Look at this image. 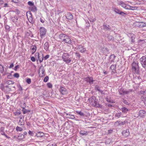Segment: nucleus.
<instances>
[{
  "label": "nucleus",
  "instance_id": "nucleus-1",
  "mask_svg": "<svg viewBox=\"0 0 146 146\" xmlns=\"http://www.w3.org/2000/svg\"><path fill=\"white\" fill-rule=\"evenodd\" d=\"M90 104L93 107L97 108H101L102 105L99 103L98 100L94 96H92L88 99Z\"/></svg>",
  "mask_w": 146,
  "mask_h": 146
},
{
  "label": "nucleus",
  "instance_id": "nucleus-2",
  "mask_svg": "<svg viewBox=\"0 0 146 146\" xmlns=\"http://www.w3.org/2000/svg\"><path fill=\"white\" fill-rule=\"evenodd\" d=\"M59 37L62 42L70 44H72V40L68 36L64 34H61L59 35Z\"/></svg>",
  "mask_w": 146,
  "mask_h": 146
},
{
  "label": "nucleus",
  "instance_id": "nucleus-3",
  "mask_svg": "<svg viewBox=\"0 0 146 146\" xmlns=\"http://www.w3.org/2000/svg\"><path fill=\"white\" fill-rule=\"evenodd\" d=\"M62 58L63 61L66 63H69L71 61V57H70V56L68 53H64L62 56Z\"/></svg>",
  "mask_w": 146,
  "mask_h": 146
},
{
  "label": "nucleus",
  "instance_id": "nucleus-4",
  "mask_svg": "<svg viewBox=\"0 0 146 146\" xmlns=\"http://www.w3.org/2000/svg\"><path fill=\"white\" fill-rule=\"evenodd\" d=\"M132 69L134 73L138 74L139 72L138 63L135 62H133L132 64Z\"/></svg>",
  "mask_w": 146,
  "mask_h": 146
},
{
  "label": "nucleus",
  "instance_id": "nucleus-5",
  "mask_svg": "<svg viewBox=\"0 0 146 146\" xmlns=\"http://www.w3.org/2000/svg\"><path fill=\"white\" fill-rule=\"evenodd\" d=\"M133 91L132 89H129L128 90H125L123 88H121L118 90L119 94L120 95H123L124 94H127Z\"/></svg>",
  "mask_w": 146,
  "mask_h": 146
},
{
  "label": "nucleus",
  "instance_id": "nucleus-6",
  "mask_svg": "<svg viewBox=\"0 0 146 146\" xmlns=\"http://www.w3.org/2000/svg\"><path fill=\"white\" fill-rule=\"evenodd\" d=\"M140 61L142 67L146 69V57L143 56L140 58Z\"/></svg>",
  "mask_w": 146,
  "mask_h": 146
},
{
  "label": "nucleus",
  "instance_id": "nucleus-7",
  "mask_svg": "<svg viewBox=\"0 0 146 146\" xmlns=\"http://www.w3.org/2000/svg\"><path fill=\"white\" fill-rule=\"evenodd\" d=\"M40 36L41 38H42L45 35L46 32V30L43 27H41L40 29Z\"/></svg>",
  "mask_w": 146,
  "mask_h": 146
},
{
  "label": "nucleus",
  "instance_id": "nucleus-8",
  "mask_svg": "<svg viewBox=\"0 0 146 146\" xmlns=\"http://www.w3.org/2000/svg\"><path fill=\"white\" fill-rule=\"evenodd\" d=\"M59 91L61 92L62 95L66 94L68 93L67 90L65 88L60 86L59 89Z\"/></svg>",
  "mask_w": 146,
  "mask_h": 146
},
{
  "label": "nucleus",
  "instance_id": "nucleus-9",
  "mask_svg": "<svg viewBox=\"0 0 146 146\" xmlns=\"http://www.w3.org/2000/svg\"><path fill=\"white\" fill-rule=\"evenodd\" d=\"M85 80L90 84H93L94 81L93 80V78L92 77H88L85 78Z\"/></svg>",
  "mask_w": 146,
  "mask_h": 146
},
{
  "label": "nucleus",
  "instance_id": "nucleus-10",
  "mask_svg": "<svg viewBox=\"0 0 146 146\" xmlns=\"http://www.w3.org/2000/svg\"><path fill=\"white\" fill-rule=\"evenodd\" d=\"M38 138H41L42 139L44 137V133L42 132H38L36 133V135Z\"/></svg>",
  "mask_w": 146,
  "mask_h": 146
},
{
  "label": "nucleus",
  "instance_id": "nucleus-11",
  "mask_svg": "<svg viewBox=\"0 0 146 146\" xmlns=\"http://www.w3.org/2000/svg\"><path fill=\"white\" fill-rule=\"evenodd\" d=\"M11 19L12 21L16 23L17 25H19V23L17 21L18 20V17L17 16L15 15L14 17H11Z\"/></svg>",
  "mask_w": 146,
  "mask_h": 146
},
{
  "label": "nucleus",
  "instance_id": "nucleus-12",
  "mask_svg": "<svg viewBox=\"0 0 146 146\" xmlns=\"http://www.w3.org/2000/svg\"><path fill=\"white\" fill-rule=\"evenodd\" d=\"M102 86H99L98 85H96L95 86L94 89L96 91H98L102 94H103V90L101 89Z\"/></svg>",
  "mask_w": 146,
  "mask_h": 146
},
{
  "label": "nucleus",
  "instance_id": "nucleus-13",
  "mask_svg": "<svg viewBox=\"0 0 146 146\" xmlns=\"http://www.w3.org/2000/svg\"><path fill=\"white\" fill-rule=\"evenodd\" d=\"M122 135L125 137H127L129 134V130L126 129L123 131L122 132Z\"/></svg>",
  "mask_w": 146,
  "mask_h": 146
},
{
  "label": "nucleus",
  "instance_id": "nucleus-14",
  "mask_svg": "<svg viewBox=\"0 0 146 146\" xmlns=\"http://www.w3.org/2000/svg\"><path fill=\"white\" fill-rule=\"evenodd\" d=\"M126 122L125 121H121L120 120H118L115 122V125L117 126L124 125L125 124Z\"/></svg>",
  "mask_w": 146,
  "mask_h": 146
},
{
  "label": "nucleus",
  "instance_id": "nucleus-15",
  "mask_svg": "<svg viewBox=\"0 0 146 146\" xmlns=\"http://www.w3.org/2000/svg\"><path fill=\"white\" fill-rule=\"evenodd\" d=\"M114 11L116 13L121 15L122 16H124V15H126V14L123 12L120 11V10L117 9L115 8L114 9Z\"/></svg>",
  "mask_w": 146,
  "mask_h": 146
},
{
  "label": "nucleus",
  "instance_id": "nucleus-16",
  "mask_svg": "<svg viewBox=\"0 0 146 146\" xmlns=\"http://www.w3.org/2000/svg\"><path fill=\"white\" fill-rule=\"evenodd\" d=\"M75 111L78 115H80V118L84 117L85 114L81 111L76 110Z\"/></svg>",
  "mask_w": 146,
  "mask_h": 146
},
{
  "label": "nucleus",
  "instance_id": "nucleus-17",
  "mask_svg": "<svg viewBox=\"0 0 146 146\" xmlns=\"http://www.w3.org/2000/svg\"><path fill=\"white\" fill-rule=\"evenodd\" d=\"M4 131L5 128L4 127H1L0 128V133H1V134L2 135L5 136V137L7 138H9L10 137H8V136L5 133Z\"/></svg>",
  "mask_w": 146,
  "mask_h": 146
},
{
  "label": "nucleus",
  "instance_id": "nucleus-18",
  "mask_svg": "<svg viewBox=\"0 0 146 146\" xmlns=\"http://www.w3.org/2000/svg\"><path fill=\"white\" fill-rule=\"evenodd\" d=\"M78 50L82 53H84L86 50V48H84L83 46L80 45L78 46Z\"/></svg>",
  "mask_w": 146,
  "mask_h": 146
},
{
  "label": "nucleus",
  "instance_id": "nucleus-19",
  "mask_svg": "<svg viewBox=\"0 0 146 146\" xmlns=\"http://www.w3.org/2000/svg\"><path fill=\"white\" fill-rule=\"evenodd\" d=\"M118 4L126 9H127V8H128L127 6H128L129 5L125 4L124 2L122 1H120L118 3Z\"/></svg>",
  "mask_w": 146,
  "mask_h": 146
},
{
  "label": "nucleus",
  "instance_id": "nucleus-20",
  "mask_svg": "<svg viewBox=\"0 0 146 146\" xmlns=\"http://www.w3.org/2000/svg\"><path fill=\"white\" fill-rule=\"evenodd\" d=\"M65 17L70 20H72L73 19L72 14L70 13H68L66 16H65Z\"/></svg>",
  "mask_w": 146,
  "mask_h": 146
},
{
  "label": "nucleus",
  "instance_id": "nucleus-21",
  "mask_svg": "<svg viewBox=\"0 0 146 146\" xmlns=\"http://www.w3.org/2000/svg\"><path fill=\"white\" fill-rule=\"evenodd\" d=\"M31 50L32 54H33L36 50V47L35 45H32L31 46Z\"/></svg>",
  "mask_w": 146,
  "mask_h": 146
},
{
  "label": "nucleus",
  "instance_id": "nucleus-22",
  "mask_svg": "<svg viewBox=\"0 0 146 146\" xmlns=\"http://www.w3.org/2000/svg\"><path fill=\"white\" fill-rule=\"evenodd\" d=\"M139 116L141 117H143L145 116V111L143 110H140L139 111Z\"/></svg>",
  "mask_w": 146,
  "mask_h": 146
},
{
  "label": "nucleus",
  "instance_id": "nucleus-23",
  "mask_svg": "<svg viewBox=\"0 0 146 146\" xmlns=\"http://www.w3.org/2000/svg\"><path fill=\"white\" fill-rule=\"evenodd\" d=\"M49 47L48 42H46L44 45V49L46 51H47L48 50Z\"/></svg>",
  "mask_w": 146,
  "mask_h": 146
},
{
  "label": "nucleus",
  "instance_id": "nucleus-24",
  "mask_svg": "<svg viewBox=\"0 0 146 146\" xmlns=\"http://www.w3.org/2000/svg\"><path fill=\"white\" fill-rule=\"evenodd\" d=\"M120 110H121L123 113H127V112L129 111L128 109L125 107H122Z\"/></svg>",
  "mask_w": 146,
  "mask_h": 146
},
{
  "label": "nucleus",
  "instance_id": "nucleus-25",
  "mask_svg": "<svg viewBox=\"0 0 146 146\" xmlns=\"http://www.w3.org/2000/svg\"><path fill=\"white\" fill-rule=\"evenodd\" d=\"M29 9L30 10L33 12H36L37 11L36 7L34 5L32 7H30Z\"/></svg>",
  "mask_w": 146,
  "mask_h": 146
},
{
  "label": "nucleus",
  "instance_id": "nucleus-26",
  "mask_svg": "<svg viewBox=\"0 0 146 146\" xmlns=\"http://www.w3.org/2000/svg\"><path fill=\"white\" fill-rule=\"evenodd\" d=\"M110 69L112 70L113 72L115 73L116 71V65L115 64L112 65L111 66Z\"/></svg>",
  "mask_w": 146,
  "mask_h": 146
},
{
  "label": "nucleus",
  "instance_id": "nucleus-27",
  "mask_svg": "<svg viewBox=\"0 0 146 146\" xmlns=\"http://www.w3.org/2000/svg\"><path fill=\"white\" fill-rule=\"evenodd\" d=\"M110 27V26L109 25H107L106 24H104L103 25L104 29L108 31L111 30V28Z\"/></svg>",
  "mask_w": 146,
  "mask_h": 146
},
{
  "label": "nucleus",
  "instance_id": "nucleus-28",
  "mask_svg": "<svg viewBox=\"0 0 146 146\" xmlns=\"http://www.w3.org/2000/svg\"><path fill=\"white\" fill-rule=\"evenodd\" d=\"M146 26V24L143 22L139 23L137 25V26L140 28L143 27H145Z\"/></svg>",
  "mask_w": 146,
  "mask_h": 146
},
{
  "label": "nucleus",
  "instance_id": "nucleus-29",
  "mask_svg": "<svg viewBox=\"0 0 146 146\" xmlns=\"http://www.w3.org/2000/svg\"><path fill=\"white\" fill-rule=\"evenodd\" d=\"M30 14L31 15V16H30V17L29 18H28V20L32 24H33L34 23V22L33 20L32 17V15L31 13H30Z\"/></svg>",
  "mask_w": 146,
  "mask_h": 146
},
{
  "label": "nucleus",
  "instance_id": "nucleus-30",
  "mask_svg": "<svg viewBox=\"0 0 146 146\" xmlns=\"http://www.w3.org/2000/svg\"><path fill=\"white\" fill-rule=\"evenodd\" d=\"M35 56H37L38 58L39 59V61L40 63H41L42 62V61L43 60V57H42V59H41V58H40V57L39 56V53H36L35 54Z\"/></svg>",
  "mask_w": 146,
  "mask_h": 146
},
{
  "label": "nucleus",
  "instance_id": "nucleus-31",
  "mask_svg": "<svg viewBox=\"0 0 146 146\" xmlns=\"http://www.w3.org/2000/svg\"><path fill=\"white\" fill-rule=\"evenodd\" d=\"M25 136L22 134H20L18 136L17 138L19 139H22L25 138Z\"/></svg>",
  "mask_w": 146,
  "mask_h": 146
},
{
  "label": "nucleus",
  "instance_id": "nucleus-32",
  "mask_svg": "<svg viewBox=\"0 0 146 146\" xmlns=\"http://www.w3.org/2000/svg\"><path fill=\"white\" fill-rule=\"evenodd\" d=\"M22 111L24 114H26L30 111V110H27L25 108H23L22 110Z\"/></svg>",
  "mask_w": 146,
  "mask_h": 146
},
{
  "label": "nucleus",
  "instance_id": "nucleus-33",
  "mask_svg": "<svg viewBox=\"0 0 146 146\" xmlns=\"http://www.w3.org/2000/svg\"><path fill=\"white\" fill-rule=\"evenodd\" d=\"M110 57L113 58L110 61L111 63L114 62L115 59L116 57L115 55L114 54H111L110 56Z\"/></svg>",
  "mask_w": 146,
  "mask_h": 146
},
{
  "label": "nucleus",
  "instance_id": "nucleus-34",
  "mask_svg": "<svg viewBox=\"0 0 146 146\" xmlns=\"http://www.w3.org/2000/svg\"><path fill=\"white\" fill-rule=\"evenodd\" d=\"M80 133L83 135H86L88 134V132L84 130H81L80 132Z\"/></svg>",
  "mask_w": 146,
  "mask_h": 146
},
{
  "label": "nucleus",
  "instance_id": "nucleus-35",
  "mask_svg": "<svg viewBox=\"0 0 146 146\" xmlns=\"http://www.w3.org/2000/svg\"><path fill=\"white\" fill-rule=\"evenodd\" d=\"M128 8H127V9L129 10H134L136 8V7H132L129 5H128V6H127Z\"/></svg>",
  "mask_w": 146,
  "mask_h": 146
},
{
  "label": "nucleus",
  "instance_id": "nucleus-36",
  "mask_svg": "<svg viewBox=\"0 0 146 146\" xmlns=\"http://www.w3.org/2000/svg\"><path fill=\"white\" fill-rule=\"evenodd\" d=\"M106 100L108 102H109L112 103H113L114 102L113 101L112 99H111L110 98H106Z\"/></svg>",
  "mask_w": 146,
  "mask_h": 146
},
{
  "label": "nucleus",
  "instance_id": "nucleus-37",
  "mask_svg": "<svg viewBox=\"0 0 146 146\" xmlns=\"http://www.w3.org/2000/svg\"><path fill=\"white\" fill-rule=\"evenodd\" d=\"M121 112L117 113H115V117H117V118H119L121 116Z\"/></svg>",
  "mask_w": 146,
  "mask_h": 146
},
{
  "label": "nucleus",
  "instance_id": "nucleus-38",
  "mask_svg": "<svg viewBox=\"0 0 146 146\" xmlns=\"http://www.w3.org/2000/svg\"><path fill=\"white\" fill-rule=\"evenodd\" d=\"M40 69H41V73H42V74L43 75H44V72L45 71V70L44 68V67L43 66H41L40 67Z\"/></svg>",
  "mask_w": 146,
  "mask_h": 146
},
{
  "label": "nucleus",
  "instance_id": "nucleus-39",
  "mask_svg": "<svg viewBox=\"0 0 146 146\" xmlns=\"http://www.w3.org/2000/svg\"><path fill=\"white\" fill-rule=\"evenodd\" d=\"M122 102L125 104L126 105H129L130 104H129L126 100L124 98L122 99Z\"/></svg>",
  "mask_w": 146,
  "mask_h": 146
},
{
  "label": "nucleus",
  "instance_id": "nucleus-40",
  "mask_svg": "<svg viewBox=\"0 0 146 146\" xmlns=\"http://www.w3.org/2000/svg\"><path fill=\"white\" fill-rule=\"evenodd\" d=\"M69 119H74L76 121H79V120L78 119H77L76 118H75L74 116L73 115H71Z\"/></svg>",
  "mask_w": 146,
  "mask_h": 146
},
{
  "label": "nucleus",
  "instance_id": "nucleus-41",
  "mask_svg": "<svg viewBox=\"0 0 146 146\" xmlns=\"http://www.w3.org/2000/svg\"><path fill=\"white\" fill-rule=\"evenodd\" d=\"M111 141V139H106L105 141V143L106 144H110Z\"/></svg>",
  "mask_w": 146,
  "mask_h": 146
},
{
  "label": "nucleus",
  "instance_id": "nucleus-42",
  "mask_svg": "<svg viewBox=\"0 0 146 146\" xmlns=\"http://www.w3.org/2000/svg\"><path fill=\"white\" fill-rule=\"evenodd\" d=\"M16 129L17 131H21L23 130V129H22L21 127L17 126L16 128Z\"/></svg>",
  "mask_w": 146,
  "mask_h": 146
},
{
  "label": "nucleus",
  "instance_id": "nucleus-43",
  "mask_svg": "<svg viewBox=\"0 0 146 146\" xmlns=\"http://www.w3.org/2000/svg\"><path fill=\"white\" fill-rule=\"evenodd\" d=\"M28 5L30 6L31 7H32L34 5V3L33 2L31 1H29L28 3Z\"/></svg>",
  "mask_w": 146,
  "mask_h": 146
},
{
  "label": "nucleus",
  "instance_id": "nucleus-44",
  "mask_svg": "<svg viewBox=\"0 0 146 146\" xmlns=\"http://www.w3.org/2000/svg\"><path fill=\"white\" fill-rule=\"evenodd\" d=\"M75 54V55L76 56V58H80V55L78 52H75L74 53Z\"/></svg>",
  "mask_w": 146,
  "mask_h": 146
},
{
  "label": "nucleus",
  "instance_id": "nucleus-45",
  "mask_svg": "<svg viewBox=\"0 0 146 146\" xmlns=\"http://www.w3.org/2000/svg\"><path fill=\"white\" fill-rule=\"evenodd\" d=\"M14 114L15 115H18L21 114V112L20 111H17L14 112Z\"/></svg>",
  "mask_w": 146,
  "mask_h": 146
},
{
  "label": "nucleus",
  "instance_id": "nucleus-46",
  "mask_svg": "<svg viewBox=\"0 0 146 146\" xmlns=\"http://www.w3.org/2000/svg\"><path fill=\"white\" fill-rule=\"evenodd\" d=\"M47 86L48 88H52V85L51 83L50 82L48 83L47 84Z\"/></svg>",
  "mask_w": 146,
  "mask_h": 146
},
{
  "label": "nucleus",
  "instance_id": "nucleus-47",
  "mask_svg": "<svg viewBox=\"0 0 146 146\" xmlns=\"http://www.w3.org/2000/svg\"><path fill=\"white\" fill-rule=\"evenodd\" d=\"M20 120L19 121V123H20V122L22 121V120H24V117L23 116H20Z\"/></svg>",
  "mask_w": 146,
  "mask_h": 146
},
{
  "label": "nucleus",
  "instance_id": "nucleus-48",
  "mask_svg": "<svg viewBox=\"0 0 146 146\" xmlns=\"http://www.w3.org/2000/svg\"><path fill=\"white\" fill-rule=\"evenodd\" d=\"M48 79L49 77L47 76H46L44 79V81L45 82H47L48 80Z\"/></svg>",
  "mask_w": 146,
  "mask_h": 146
},
{
  "label": "nucleus",
  "instance_id": "nucleus-49",
  "mask_svg": "<svg viewBox=\"0 0 146 146\" xmlns=\"http://www.w3.org/2000/svg\"><path fill=\"white\" fill-rule=\"evenodd\" d=\"M26 82L28 84H30L31 82V80L30 78H28L26 81Z\"/></svg>",
  "mask_w": 146,
  "mask_h": 146
},
{
  "label": "nucleus",
  "instance_id": "nucleus-50",
  "mask_svg": "<svg viewBox=\"0 0 146 146\" xmlns=\"http://www.w3.org/2000/svg\"><path fill=\"white\" fill-rule=\"evenodd\" d=\"M13 76L15 78H18L19 77V74L18 73H15L13 75Z\"/></svg>",
  "mask_w": 146,
  "mask_h": 146
},
{
  "label": "nucleus",
  "instance_id": "nucleus-51",
  "mask_svg": "<svg viewBox=\"0 0 146 146\" xmlns=\"http://www.w3.org/2000/svg\"><path fill=\"white\" fill-rule=\"evenodd\" d=\"M141 99L142 101H146V98L145 97H144V96H141Z\"/></svg>",
  "mask_w": 146,
  "mask_h": 146
},
{
  "label": "nucleus",
  "instance_id": "nucleus-52",
  "mask_svg": "<svg viewBox=\"0 0 146 146\" xmlns=\"http://www.w3.org/2000/svg\"><path fill=\"white\" fill-rule=\"evenodd\" d=\"M7 84H14V82L9 80L7 81Z\"/></svg>",
  "mask_w": 146,
  "mask_h": 146
},
{
  "label": "nucleus",
  "instance_id": "nucleus-53",
  "mask_svg": "<svg viewBox=\"0 0 146 146\" xmlns=\"http://www.w3.org/2000/svg\"><path fill=\"white\" fill-rule=\"evenodd\" d=\"M89 20L91 22L94 23L96 20V19L95 18H90Z\"/></svg>",
  "mask_w": 146,
  "mask_h": 146
},
{
  "label": "nucleus",
  "instance_id": "nucleus-54",
  "mask_svg": "<svg viewBox=\"0 0 146 146\" xmlns=\"http://www.w3.org/2000/svg\"><path fill=\"white\" fill-rule=\"evenodd\" d=\"M7 77L9 78H12V74L10 73H8Z\"/></svg>",
  "mask_w": 146,
  "mask_h": 146
},
{
  "label": "nucleus",
  "instance_id": "nucleus-55",
  "mask_svg": "<svg viewBox=\"0 0 146 146\" xmlns=\"http://www.w3.org/2000/svg\"><path fill=\"white\" fill-rule=\"evenodd\" d=\"M19 68V65H17L15 66V67L14 68V70H17Z\"/></svg>",
  "mask_w": 146,
  "mask_h": 146
},
{
  "label": "nucleus",
  "instance_id": "nucleus-56",
  "mask_svg": "<svg viewBox=\"0 0 146 146\" xmlns=\"http://www.w3.org/2000/svg\"><path fill=\"white\" fill-rule=\"evenodd\" d=\"M29 134L31 136H33V132L31 131H29L28 132Z\"/></svg>",
  "mask_w": 146,
  "mask_h": 146
},
{
  "label": "nucleus",
  "instance_id": "nucleus-57",
  "mask_svg": "<svg viewBox=\"0 0 146 146\" xmlns=\"http://www.w3.org/2000/svg\"><path fill=\"white\" fill-rule=\"evenodd\" d=\"M49 56H50L49 55H47L46 56H45L44 57V60H46L49 58Z\"/></svg>",
  "mask_w": 146,
  "mask_h": 146
},
{
  "label": "nucleus",
  "instance_id": "nucleus-58",
  "mask_svg": "<svg viewBox=\"0 0 146 146\" xmlns=\"http://www.w3.org/2000/svg\"><path fill=\"white\" fill-rule=\"evenodd\" d=\"M64 113L66 114V117L69 118L71 115L69 114L66 113V112H65Z\"/></svg>",
  "mask_w": 146,
  "mask_h": 146
},
{
  "label": "nucleus",
  "instance_id": "nucleus-59",
  "mask_svg": "<svg viewBox=\"0 0 146 146\" xmlns=\"http://www.w3.org/2000/svg\"><path fill=\"white\" fill-rule=\"evenodd\" d=\"M31 60L33 62H35V58L33 56H32L31 57Z\"/></svg>",
  "mask_w": 146,
  "mask_h": 146
},
{
  "label": "nucleus",
  "instance_id": "nucleus-60",
  "mask_svg": "<svg viewBox=\"0 0 146 146\" xmlns=\"http://www.w3.org/2000/svg\"><path fill=\"white\" fill-rule=\"evenodd\" d=\"M1 89L2 90H5V86L3 84H2V86L1 87Z\"/></svg>",
  "mask_w": 146,
  "mask_h": 146
},
{
  "label": "nucleus",
  "instance_id": "nucleus-61",
  "mask_svg": "<svg viewBox=\"0 0 146 146\" xmlns=\"http://www.w3.org/2000/svg\"><path fill=\"white\" fill-rule=\"evenodd\" d=\"M48 146H57L56 144L54 143L53 144H50L48 145Z\"/></svg>",
  "mask_w": 146,
  "mask_h": 146
},
{
  "label": "nucleus",
  "instance_id": "nucleus-62",
  "mask_svg": "<svg viewBox=\"0 0 146 146\" xmlns=\"http://www.w3.org/2000/svg\"><path fill=\"white\" fill-rule=\"evenodd\" d=\"M5 28L7 30H8L10 29V27L7 25H5Z\"/></svg>",
  "mask_w": 146,
  "mask_h": 146
},
{
  "label": "nucleus",
  "instance_id": "nucleus-63",
  "mask_svg": "<svg viewBox=\"0 0 146 146\" xmlns=\"http://www.w3.org/2000/svg\"><path fill=\"white\" fill-rule=\"evenodd\" d=\"M108 133L109 134H111L113 132V130L112 129L109 130H108Z\"/></svg>",
  "mask_w": 146,
  "mask_h": 146
},
{
  "label": "nucleus",
  "instance_id": "nucleus-64",
  "mask_svg": "<svg viewBox=\"0 0 146 146\" xmlns=\"http://www.w3.org/2000/svg\"><path fill=\"white\" fill-rule=\"evenodd\" d=\"M40 22L42 23H43L44 22L45 19H42L40 18Z\"/></svg>",
  "mask_w": 146,
  "mask_h": 146
}]
</instances>
